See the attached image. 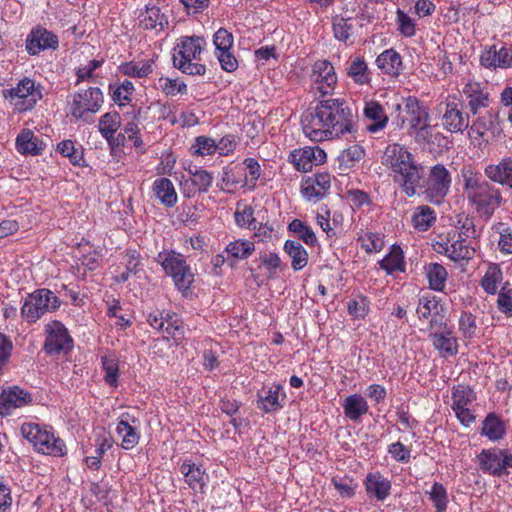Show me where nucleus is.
Listing matches in <instances>:
<instances>
[{
  "mask_svg": "<svg viewBox=\"0 0 512 512\" xmlns=\"http://www.w3.org/2000/svg\"><path fill=\"white\" fill-rule=\"evenodd\" d=\"M302 129L311 141L321 142L355 133L357 122L344 100L327 99L303 115Z\"/></svg>",
  "mask_w": 512,
  "mask_h": 512,
  "instance_id": "f257e3e1",
  "label": "nucleus"
},
{
  "mask_svg": "<svg viewBox=\"0 0 512 512\" xmlns=\"http://www.w3.org/2000/svg\"><path fill=\"white\" fill-rule=\"evenodd\" d=\"M383 165L386 167L393 182L402 189L408 197L417 194V187L423 179V166L414 158V155L403 145L390 144L387 146Z\"/></svg>",
  "mask_w": 512,
  "mask_h": 512,
  "instance_id": "f03ea898",
  "label": "nucleus"
},
{
  "mask_svg": "<svg viewBox=\"0 0 512 512\" xmlns=\"http://www.w3.org/2000/svg\"><path fill=\"white\" fill-rule=\"evenodd\" d=\"M463 191L470 205L477 214L490 219L501 206L502 195L498 188L487 182L482 175L471 167H463L460 171Z\"/></svg>",
  "mask_w": 512,
  "mask_h": 512,
  "instance_id": "7ed1b4c3",
  "label": "nucleus"
},
{
  "mask_svg": "<svg viewBox=\"0 0 512 512\" xmlns=\"http://www.w3.org/2000/svg\"><path fill=\"white\" fill-rule=\"evenodd\" d=\"M207 42L200 36H181L176 40L172 52V60L175 68L182 73L192 76H203L206 66L202 60V54Z\"/></svg>",
  "mask_w": 512,
  "mask_h": 512,
  "instance_id": "20e7f679",
  "label": "nucleus"
},
{
  "mask_svg": "<svg viewBox=\"0 0 512 512\" xmlns=\"http://www.w3.org/2000/svg\"><path fill=\"white\" fill-rule=\"evenodd\" d=\"M20 431L39 453L60 457L66 452L64 442L54 435L51 427L27 422L21 425Z\"/></svg>",
  "mask_w": 512,
  "mask_h": 512,
  "instance_id": "39448f33",
  "label": "nucleus"
},
{
  "mask_svg": "<svg viewBox=\"0 0 512 512\" xmlns=\"http://www.w3.org/2000/svg\"><path fill=\"white\" fill-rule=\"evenodd\" d=\"M61 305L59 298L49 289H38L23 301L21 316L27 323H36L46 313L54 312Z\"/></svg>",
  "mask_w": 512,
  "mask_h": 512,
  "instance_id": "423d86ee",
  "label": "nucleus"
},
{
  "mask_svg": "<svg viewBox=\"0 0 512 512\" xmlns=\"http://www.w3.org/2000/svg\"><path fill=\"white\" fill-rule=\"evenodd\" d=\"M3 95L18 112L33 109L43 97L41 85L29 77H24L16 86L5 90Z\"/></svg>",
  "mask_w": 512,
  "mask_h": 512,
  "instance_id": "0eeeda50",
  "label": "nucleus"
},
{
  "mask_svg": "<svg viewBox=\"0 0 512 512\" xmlns=\"http://www.w3.org/2000/svg\"><path fill=\"white\" fill-rule=\"evenodd\" d=\"M158 262L164 271L172 277L179 290H187L194 281V275L184 256L175 251H163L158 254Z\"/></svg>",
  "mask_w": 512,
  "mask_h": 512,
  "instance_id": "6e6552de",
  "label": "nucleus"
},
{
  "mask_svg": "<svg viewBox=\"0 0 512 512\" xmlns=\"http://www.w3.org/2000/svg\"><path fill=\"white\" fill-rule=\"evenodd\" d=\"M239 172L245 171L244 177H237L233 168H225L221 179V189L231 192L238 188L248 186L253 188L261 176L259 162L254 158H246L241 164L236 165Z\"/></svg>",
  "mask_w": 512,
  "mask_h": 512,
  "instance_id": "1a4fd4ad",
  "label": "nucleus"
},
{
  "mask_svg": "<svg viewBox=\"0 0 512 512\" xmlns=\"http://www.w3.org/2000/svg\"><path fill=\"white\" fill-rule=\"evenodd\" d=\"M451 183V174L444 165L436 164L432 166L424 182L423 194L425 199L433 204L440 205L448 195Z\"/></svg>",
  "mask_w": 512,
  "mask_h": 512,
  "instance_id": "9d476101",
  "label": "nucleus"
},
{
  "mask_svg": "<svg viewBox=\"0 0 512 512\" xmlns=\"http://www.w3.org/2000/svg\"><path fill=\"white\" fill-rule=\"evenodd\" d=\"M394 110L397 113L395 119L398 127H407L409 131L425 121H430L429 109L416 97L403 99V103L396 104Z\"/></svg>",
  "mask_w": 512,
  "mask_h": 512,
  "instance_id": "9b49d317",
  "label": "nucleus"
},
{
  "mask_svg": "<svg viewBox=\"0 0 512 512\" xmlns=\"http://www.w3.org/2000/svg\"><path fill=\"white\" fill-rule=\"evenodd\" d=\"M104 102L103 94L97 87L82 90L73 96L70 104L71 115L76 119H86L97 113Z\"/></svg>",
  "mask_w": 512,
  "mask_h": 512,
  "instance_id": "f8f14e48",
  "label": "nucleus"
},
{
  "mask_svg": "<svg viewBox=\"0 0 512 512\" xmlns=\"http://www.w3.org/2000/svg\"><path fill=\"white\" fill-rule=\"evenodd\" d=\"M310 82L314 93L320 96L332 94L337 85V75L333 65L327 60L316 61L312 66Z\"/></svg>",
  "mask_w": 512,
  "mask_h": 512,
  "instance_id": "ddd939ff",
  "label": "nucleus"
},
{
  "mask_svg": "<svg viewBox=\"0 0 512 512\" xmlns=\"http://www.w3.org/2000/svg\"><path fill=\"white\" fill-rule=\"evenodd\" d=\"M73 347V339L63 323L57 320L45 325L44 350L47 354L68 352Z\"/></svg>",
  "mask_w": 512,
  "mask_h": 512,
  "instance_id": "4468645a",
  "label": "nucleus"
},
{
  "mask_svg": "<svg viewBox=\"0 0 512 512\" xmlns=\"http://www.w3.org/2000/svg\"><path fill=\"white\" fill-rule=\"evenodd\" d=\"M416 313L419 320H429V328L436 329L445 326L446 309L440 299L431 294L419 298Z\"/></svg>",
  "mask_w": 512,
  "mask_h": 512,
  "instance_id": "2eb2a0df",
  "label": "nucleus"
},
{
  "mask_svg": "<svg viewBox=\"0 0 512 512\" xmlns=\"http://www.w3.org/2000/svg\"><path fill=\"white\" fill-rule=\"evenodd\" d=\"M327 155L319 146H305L292 150L288 155V162L297 171L309 172L314 166L323 164Z\"/></svg>",
  "mask_w": 512,
  "mask_h": 512,
  "instance_id": "dca6fc26",
  "label": "nucleus"
},
{
  "mask_svg": "<svg viewBox=\"0 0 512 512\" xmlns=\"http://www.w3.org/2000/svg\"><path fill=\"white\" fill-rule=\"evenodd\" d=\"M480 468L483 472L501 476L507 473V469L512 467V455L500 449L483 450L478 455Z\"/></svg>",
  "mask_w": 512,
  "mask_h": 512,
  "instance_id": "f3484780",
  "label": "nucleus"
},
{
  "mask_svg": "<svg viewBox=\"0 0 512 512\" xmlns=\"http://www.w3.org/2000/svg\"><path fill=\"white\" fill-rule=\"evenodd\" d=\"M433 248L437 253L444 254L456 262L470 260L475 254V249L467 244L465 239L456 238L455 234L452 237L449 235L447 239L436 241Z\"/></svg>",
  "mask_w": 512,
  "mask_h": 512,
  "instance_id": "a211bd4d",
  "label": "nucleus"
},
{
  "mask_svg": "<svg viewBox=\"0 0 512 512\" xmlns=\"http://www.w3.org/2000/svg\"><path fill=\"white\" fill-rule=\"evenodd\" d=\"M117 436L121 440V447L131 450L140 441V421L128 412L122 413L115 428Z\"/></svg>",
  "mask_w": 512,
  "mask_h": 512,
  "instance_id": "6ab92c4d",
  "label": "nucleus"
},
{
  "mask_svg": "<svg viewBox=\"0 0 512 512\" xmlns=\"http://www.w3.org/2000/svg\"><path fill=\"white\" fill-rule=\"evenodd\" d=\"M332 176L328 172H319L301 182V193L307 201H318L325 197L331 188Z\"/></svg>",
  "mask_w": 512,
  "mask_h": 512,
  "instance_id": "aec40b11",
  "label": "nucleus"
},
{
  "mask_svg": "<svg viewBox=\"0 0 512 512\" xmlns=\"http://www.w3.org/2000/svg\"><path fill=\"white\" fill-rule=\"evenodd\" d=\"M191 178L182 183V193L185 197H192L196 192L206 193L213 184L214 177L211 172L189 165L186 168Z\"/></svg>",
  "mask_w": 512,
  "mask_h": 512,
  "instance_id": "412c9836",
  "label": "nucleus"
},
{
  "mask_svg": "<svg viewBox=\"0 0 512 512\" xmlns=\"http://www.w3.org/2000/svg\"><path fill=\"white\" fill-rule=\"evenodd\" d=\"M434 348L443 357L454 356L458 352L457 339L453 334L452 328L445 326L442 328L430 329L429 335Z\"/></svg>",
  "mask_w": 512,
  "mask_h": 512,
  "instance_id": "4be33fe9",
  "label": "nucleus"
},
{
  "mask_svg": "<svg viewBox=\"0 0 512 512\" xmlns=\"http://www.w3.org/2000/svg\"><path fill=\"white\" fill-rule=\"evenodd\" d=\"M58 46V38L52 32L45 28L33 29L26 38V51L30 55H37L46 49H56Z\"/></svg>",
  "mask_w": 512,
  "mask_h": 512,
  "instance_id": "5701e85b",
  "label": "nucleus"
},
{
  "mask_svg": "<svg viewBox=\"0 0 512 512\" xmlns=\"http://www.w3.org/2000/svg\"><path fill=\"white\" fill-rule=\"evenodd\" d=\"M32 401L31 395L24 389L13 386L0 393V415H9Z\"/></svg>",
  "mask_w": 512,
  "mask_h": 512,
  "instance_id": "b1692460",
  "label": "nucleus"
},
{
  "mask_svg": "<svg viewBox=\"0 0 512 512\" xmlns=\"http://www.w3.org/2000/svg\"><path fill=\"white\" fill-rule=\"evenodd\" d=\"M442 125L450 133L463 132L469 126V117L464 114L455 101L445 103L441 117Z\"/></svg>",
  "mask_w": 512,
  "mask_h": 512,
  "instance_id": "393cba45",
  "label": "nucleus"
},
{
  "mask_svg": "<svg viewBox=\"0 0 512 512\" xmlns=\"http://www.w3.org/2000/svg\"><path fill=\"white\" fill-rule=\"evenodd\" d=\"M480 63L485 68H512V50L502 47L496 50L495 47L486 48L480 56Z\"/></svg>",
  "mask_w": 512,
  "mask_h": 512,
  "instance_id": "a878e982",
  "label": "nucleus"
},
{
  "mask_svg": "<svg viewBox=\"0 0 512 512\" xmlns=\"http://www.w3.org/2000/svg\"><path fill=\"white\" fill-rule=\"evenodd\" d=\"M462 95L468 100V105L473 114H476L479 108L487 106L488 93L480 82L467 80L462 88Z\"/></svg>",
  "mask_w": 512,
  "mask_h": 512,
  "instance_id": "bb28decb",
  "label": "nucleus"
},
{
  "mask_svg": "<svg viewBox=\"0 0 512 512\" xmlns=\"http://www.w3.org/2000/svg\"><path fill=\"white\" fill-rule=\"evenodd\" d=\"M367 494L384 501L391 492V482L380 472L368 473L364 481Z\"/></svg>",
  "mask_w": 512,
  "mask_h": 512,
  "instance_id": "cd10ccee",
  "label": "nucleus"
},
{
  "mask_svg": "<svg viewBox=\"0 0 512 512\" xmlns=\"http://www.w3.org/2000/svg\"><path fill=\"white\" fill-rule=\"evenodd\" d=\"M286 394L279 384H273L259 394V407L266 413L274 412L283 407Z\"/></svg>",
  "mask_w": 512,
  "mask_h": 512,
  "instance_id": "c85d7f7f",
  "label": "nucleus"
},
{
  "mask_svg": "<svg viewBox=\"0 0 512 512\" xmlns=\"http://www.w3.org/2000/svg\"><path fill=\"white\" fill-rule=\"evenodd\" d=\"M363 114L366 119L372 121L367 129L371 133H376L384 129L388 123V116L382 105L376 100H366L364 103Z\"/></svg>",
  "mask_w": 512,
  "mask_h": 512,
  "instance_id": "c756f323",
  "label": "nucleus"
},
{
  "mask_svg": "<svg viewBox=\"0 0 512 512\" xmlns=\"http://www.w3.org/2000/svg\"><path fill=\"white\" fill-rule=\"evenodd\" d=\"M484 172L491 181L512 188V157L486 166Z\"/></svg>",
  "mask_w": 512,
  "mask_h": 512,
  "instance_id": "7c9ffc66",
  "label": "nucleus"
},
{
  "mask_svg": "<svg viewBox=\"0 0 512 512\" xmlns=\"http://www.w3.org/2000/svg\"><path fill=\"white\" fill-rule=\"evenodd\" d=\"M180 471L185 476V481L189 487L195 491H202L206 485L208 476L201 466L191 462H184Z\"/></svg>",
  "mask_w": 512,
  "mask_h": 512,
  "instance_id": "2f4dec72",
  "label": "nucleus"
},
{
  "mask_svg": "<svg viewBox=\"0 0 512 512\" xmlns=\"http://www.w3.org/2000/svg\"><path fill=\"white\" fill-rule=\"evenodd\" d=\"M503 281V272L496 263H489L480 279V286L485 293L495 295Z\"/></svg>",
  "mask_w": 512,
  "mask_h": 512,
  "instance_id": "473e14b6",
  "label": "nucleus"
},
{
  "mask_svg": "<svg viewBox=\"0 0 512 512\" xmlns=\"http://www.w3.org/2000/svg\"><path fill=\"white\" fill-rule=\"evenodd\" d=\"M376 65L383 73L398 76L402 70V59L394 49H387L378 55Z\"/></svg>",
  "mask_w": 512,
  "mask_h": 512,
  "instance_id": "72a5a7b5",
  "label": "nucleus"
},
{
  "mask_svg": "<svg viewBox=\"0 0 512 512\" xmlns=\"http://www.w3.org/2000/svg\"><path fill=\"white\" fill-rule=\"evenodd\" d=\"M153 192L157 199L167 207H173L177 203L178 196L174 184L168 178H157L153 182Z\"/></svg>",
  "mask_w": 512,
  "mask_h": 512,
  "instance_id": "f704fd0d",
  "label": "nucleus"
},
{
  "mask_svg": "<svg viewBox=\"0 0 512 512\" xmlns=\"http://www.w3.org/2000/svg\"><path fill=\"white\" fill-rule=\"evenodd\" d=\"M343 409L348 419L358 421L368 412L369 406L362 395L352 394L344 399Z\"/></svg>",
  "mask_w": 512,
  "mask_h": 512,
  "instance_id": "c9c22d12",
  "label": "nucleus"
},
{
  "mask_svg": "<svg viewBox=\"0 0 512 512\" xmlns=\"http://www.w3.org/2000/svg\"><path fill=\"white\" fill-rule=\"evenodd\" d=\"M121 126V117L117 112H108L99 119V132L107 140L111 147H114V134Z\"/></svg>",
  "mask_w": 512,
  "mask_h": 512,
  "instance_id": "e433bc0d",
  "label": "nucleus"
},
{
  "mask_svg": "<svg viewBox=\"0 0 512 512\" xmlns=\"http://www.w3.org/2000/svg\"><path fill=\"white\" fill-rule=\"evenodd\" d=\"M283 250L291 258V267L294 271H300L306 267L308 252L299 242L287 240L284 243Z\"/></svg>",
  "mask_w": 512,
  "mask_h": 512,
  "instance_id": "4c0bfd02",
  "label": "nucleus"
},
{
  "mask_svg": "<svg viewBox=\"0 0 512 512\" xmlns=\"http://www.w3.org/2000/svg\"><path fill=\"white\" fill-rule=\"evenodd\" d=\"M16 145L22 154L37 155L43 150V142L31 130H23L16 139Z\"/></svg>",
  "mask_w": 512,
  "mask_h": 512,
  "instance_id": "58836bf2",
  "label": "nucleus"
},
{
  "mask_svg": "<svg viewBox=\"0 0 512 512\" xmlns=\"http://www.w3.org/2000/svg\"><path fill=\"white\" fill-rule=\"evenodd\" d=\"M57 152L63 157L69 159V161L75 166H84V149L80 144H76L72 140H64L57 145Z\"/></svg>",
  "mask_w": 512,
  "mask_h": 512,
  "instance_id": "ea45409f",
  "label": "nucleus"
},
{
  "mask_svg": "<svg viewBox=\"0 0 512 512\" xmlns=\"http://www.w3.org/2000/svg\"><path fill=\"white\" fill-rule=\"evenodd\" d=\"M365 155L364 149L360 145H352L343 150L338 156V167L345 172L359 163Z\"/></svg>",
  "mask_w": 512,
  "mask_h": 512,
  "instance_id": "a19ab883",
  "label": "nucleus"
},
{
  "mask_svg": "<svg viewBox=\"0 0 512 512\" xmlns=\"http://www.w3.org/2000/svg\"><path fill=\"white\" fill-rule=\"evenodd\" d=\"M435 220V211L426 205L417 207L412 216V224L419 231H427L434 224Z\"/></svg>",
  "mask_w": 512,
  "mask_h": 512,
  "instance_id": "79ce46f5",
  "label": "nucleus"
},
{
  "mask_svg": "<svg viewBox=\"0 0 512 512\" xmlns=\"http://www.w3.org/2000/svg\"><path fill=\"white\" fill-rule=\"evenodd\" d=\"M255 250L253 242L244 239H237L227 244L225 252L229 257L237 260L247 259Z\"/></svg>",
  "mask_w": 512,
  "mask_h": 512,
  "instance_id": "37998d69",
  "label": "nucleus"
},
{
  "mask_svg": "<svg viewBox=\"0 0 512 512\" xmlns=\"http://www.w3.org/2000/svg\"><path fill=\"white\" fill-rule=\"evenodd\" d=\"M380 267L388 274L404 271L405 263L402 249L398 246H393L391 251L380 261Z\"/></svg>",
  "mask_w": 512,
  "mask_h": 512,
  "instance_id": "c03bdc74",
  "label": "nucleus"
},
{
  "mask_svg": "<svg viewBox=\"0 0 512 512\" xmlns=\"http://www.w3.org/2000/svg\"><path fill=\"white\" fill-rule=\"evenodd\" d=\"M425 273L431 289L435 291L444 289L448 275L444 266L438 263L429 264L425 268Z\"/></svg>",
  "mask_w": 512,
  "mask_h": 512,
  "instance_id": "a18cd8bd",
  "label": "nucleus"
},
{
  "mask_svg": "<svg viewBox=\"0 0 512 512\" xmlns=\"http://www.w3.org/2000/svg\"><path fill=\"white\" fill-rule=\"evenodd\" d=\"M122 74L129 77L144 78L152 73V60L131 61L119 67Z\"/></svg>",
  "mask_w": 512,
  "mask_h": 512,
  "instance_id": "49530a36",
  "label": "nucleus"
},
{
  "mask_svg": "<svg viewBox=\"0 0 512 512\" xmlns=\"http://www.w3.org/2000/svg\"><path fill=\"white\" fill-rule=\"evenodd\" d=\"M347 73L359 85L368 84L371 80L368 66L361 57H355L351 60Z\"/></svg>",
  "mask_w": 512,
  "mask_h": 512,
  "instance_id": "de8ad7c7",
  "label": "nucleus"
},
{
  "mask_svg": "<svg viewBox=\"0 0 512 512\" xmlns=\"http://www.w3.org/2000/svg\"><path fill=\"white\" fill-rule=\"evenodd\" d=\"M166 325L164 327V337L171 338L176 345H179L184 339V327L182 322L174 313H166Z\"/></svg>",
  "mask_w": 512,
  "mask_h": 512,
  "instance_id": "09e8293b",
  "label": "nucleus"
},
{
  "mask_svg": "<svg viewBox=\"0 0 512 512\" xmlns=\"http://www.w3.org/2000/svg\"><path fill=\"white\" fill-rule=\"evenodd\" d=\"M505 428L503 422L491 414L486 417L482 425V435L491 441H496L504 436Z\"/></svg>",
  "mask_w": 512,
  "mask_h": 512,
  "instance_id": "8fccbe9b",
  "label": "nucleus"
},
{
  "mask_svg": "<svg viewBox=\"0 0 512 512\" xmlns=\"http://www.w3.org/2000/svg\"><path fill=\"white\" fill-rule=\"evenodd\" d=\"M475 393L468 387L457 386L452 390V410L469 407L475 400Z\"/></svg>",
  "mask_w": 512,
  "mask_h": 512,
  "instance_id": "3c124183",
  "label": "nucleus"
},
{
  "mask_svg": "<svg viewBox=\"0 0 512 512\" xmlns=\"http://www.w3.org/2000/svg\"><path fill=\"white\" fill-rule=\"evenodd\" d=\"M216 140L207 136H198L190 147V154L193 156H211L216 153Z\"/></svg>",
  "mask_w": 512,
  "mask_h": 512,
  "instance_id": "603ef678",
  "label": "nucleus"
},
{
  "mask_svg": "<svg viewBox=\"0 0 512 512\" xmlns=\"http://www.w3.org/2000/svg\"><path fill=\"white\" fill-rule=\"evenodd\" d=\"M289 231L295 233L305 244L315 246L317 237L313 230L303 221L294 219L288 226Z\"/></svg>",
  "mask_w": 512,
  "mask_h": 512,
  "instance_id": "864d4df0",
  "label": "nucleus"
},
{
  "mask_svg": "<svg viewBox=\"0 0 512 512\" xmlns=\"http://www.w3.org/2000/svg\"><path fill=\"white\" fill-rule=\"evenodd\" d=\"M455 227L459 230L458 237L463 239H477L479 231L476 229L473 218L461 213L457 215Z\"/></svg>",
  "mask_w": 512,
  "mask_h": 512,
  "instance_id": "5fc2aeb1",
  "label": "nucleus"
},
{
  "mask_svg": "<svg viewBox=\"0 0 512 512\" xmlns=\"http://www.w3.org/2000/svg\"><path fill=\"white\" fill-rule=\"evenodd\" d=\"M112 99L119 106H125L131 101L134 85L125 80L121 84L111 87Z\"/></svg>",
  "mask_w": 512,
  "mask_h": 512,
  "instance_id": "6e6d98bb",
  "label": "nucleus"
},
{
  "mask_svg": "<svg viewBox=\"0 0 512 512\" xmlns=\"http://www.w3.org/2000/svg\"><path fill=\"white\" fill-rule=\"evenodd\" d=\"M429 498L432 501L436 512H445L448 504V496L445 487L435 482L429 492Z\"/></svg>",
  "mask_w": 512,
  "mask_h": 512,
  "instance_id": "4d7b16f0",
  "label": "nucleus"
},
{
  "mask_svg": "<svg viewBox=\"0 0 512 512\" xmlns=\"http://www.w3.org/2000/svg\"><path fill=\"white\" fill-rule=\"evenodd\" d=\"M102 366L105 372L104 380L107 384L115 386L118 381V360L115 356H104L102 357Z\"/></svg>",
  "mask_w": 512,
  "mask_h": 512,
  "instance_id": "13d9d810",
  "label": "nucleus"
},
{
  "mask_svg": "<svg viewBox=\"0 0 512 512\" xmlns=\"http://www.w3.org/2000/svg\"><path fill=\"white\" fill-rule=\"evenodd\" d=\"M361 248L367 253H377L382 250L384 241L379 234L367 232L358 239Z\"/></svg>",
  "mask_w": 512,
  "mask_h": 512,
  "instance_id": "bf43d9fd",
  "label": "nucleus"
},
{
  "mask_svg": "<svg viewBox=\"0 0 512 512\" xmlns=\"http://www.w3.org/2000/svg\"><path fill=\"white\" fill-rule=\"evenodd\" d=\"M396 24L401 35L412 37L416 34L415 20L401 9L396 11Z\"/></svg>",
  "mask_w": 512,
  "mask_h": 512,
  "instance_id": "052dcab7",
  "label": "nucleus"
},
{
  "mask_svg": "<svg viewBox=\"0 0 512 512\" xmlns=\"http://www.w3.org/2000/svg\"><path fill=\"white\" fill-rule=\"evenodd\" d=\"M159 86L167 96H176L186 92V84L179 79L160 78Z\"/></svg>",
  "mask_w": 512,
  "mask_h": 512,
  "instance_id": "680f3d73",
  "label": "nucleus"
},
{
  "mask_svg": "<svg viewBox=\"0 0 512 512\" xmlns=\"http://www.w3.org/2000/svg\"><path fill=\"white\" fill-rule=\"evenodd\" d=\"M215 52L232 50L234 44L233 35L226 29L220 28L213 37Z\"/></svg>",
  "mask_w": 512,
  "mask_h": 512,
  "instance_id": "e2e57ef3",
  "label": "nucleus"
},
{
  "mask_svg": "<svg viewBox=\"0 0 512 512\" xmlns=\"http://www.w3.org/2000/svg\"><path fill=\"white\" fill-rule=\"evenodd\" d=\"M347 308L351 316L362 319L369 312V301L364 296H358L348 302Z\"/></svg>",
  "mask_w": 512,
  "mask_h": 512,
  "instance_id": "0e129e2a",
  "label": "nucleus"
},
{
  "mask_svg": "<svg viewBox=\"0 0 512 512\" xmlns=\"http://www.w3.org/2000/svg\"><path fill=\"white\" fill-rule=\"evenodd\" d=\"M458 325L459 331L462 333L464 338L470 339L475 336L477 326L475 317L471 313L462 312Z\"/></svg>",
  "mask_w": 512,
  "mask_h": 512,
  "instance_id": "69168bd1",
  "label": "nucleus"
},
{
  "mask_svg": "<svg viewBox=\"0 0 512 512\" xmlns=\"http://www.w3.org/2000/svg\"><path fill=\"white\" fill-rule=\"evenodd\" d=\"M352 28L350 19L337 16L333 20L334 35L339 41H346L351 35Z\"/></svg>",
  "mask_w": 512,
  "mask_h": 512,
  "instance_id": "338daca9",
  "label": "nucleus"
},
{
  "mask_svg": "<svg viewBox=\"0 0 512 512\" xmlns=\"http://www.w3.org/2000/svg\"><path fill=\"white\" fill-rule=\"evenodd\" d=\"M498 309L506 314L512 315V289L503 286L498 293L497 298Z\"/></svg>",
  "mask_w": 512,
  "mask_h": 512,
  "instance_id": "774afa93",
  "label": "nucleus"
}]
</instances>
